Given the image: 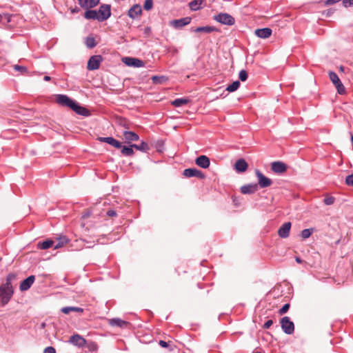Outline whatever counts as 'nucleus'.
<instances>
[{
  "label": "nucleus",
  "mask_w": 353,
  "mask_h": 353,
  "mask_svg": "<svg viewBox=\"0 0 353 353\" xmlns=\"http://www.w3.org/2000/svg\"><path fill=\"white\" fill-rule=\"evenodd\" d=\"M17 279L15 273H9L6 279V282L0 286L1 303L6 305L11 299L14 294L12 281Z\"/></svg>",
  "instance_id": "1"
},
{
  "label": "nucleus",
  "mask_w": 353,
  "mask_h": 353,
  "mask_svg": "<svg viewBox=\"0 0 353 353\" xmlns=\"http://www.w3.org/2000/svg\"><path fill=\"white\" fill-rule=\"evenodd\" d=\"M214 19L220 23L227 26H232L235 23L234 18L228 13L221 12L216 15H214Z\"/></svg>",
  "instance_id": "2"
},
{
  "label": "nucleus",
  "mask_w": 353,
  "mask_h": 353,
  "mask_svg": "<svg viewBox=\"0 0 353 353\" xmlns=\"http://www.w3.org/2000/svg\"><path fill=\"white\" fill-rule=\"evenodd\" d=\"M329 77H330V81L332 82V83L336 87L338 93L340 94H344L345 92V87L343 85V83H341L337 74L334 72L330 71L329 72Z\"/></svg>",
  "instance_id": "3"
},
{
  "label": "nucleus",
  "mask_w": 353,
  "mask_h": 353,
  "mask_svg": "<svg viewBox=\"0 0 353 353\" xmlns=\"http://www.w3.org/2000/svg\"><path fill=\"white\" fill-rule=\"evenodd\" d=\"M282 330L286 334H292L294 332V324L288 316H284L281 319Z\"/></svg>",
  "instance_id": "4"
},
{
  "label": "nucleus",
  "mask_w": 353,
  "mask_h": 353,
  "mask_svg": "<svg viewBox=\"0 0 353 353\" xmlns=\"http://www.w3.org/2000/svg\"><path fill=\"white\" fill-rule=\"evenodd\" d=\"M98 12L99 21L102 22L107 20L111 16V6L109 4L100 6Z\"/></svg>",
  "instance_id": "5"
},
{
  "label": "nucleus",
  "mask_w": 353,
  "mask_h": 353,
  "mask_svg": "<svg viewBox=\"0 0 353 353\" xmlns=\"http://www.w3.org/2000/svg\"><path fill=\"white\" fill-rule=\"evenodd\" d=\"M255 174L258 179V188H265L272 184V179L265 176L259 170H255Z\"/></svg>",
  "instance_id": "6"
},
{
  "label": "nucleus",
  "mask_w": 353,
  "mask_h": 353,
  "mask_svg": "<svg viewBox=\"0 0 353 353\" xmlns=\"http://www.w3.org/2000/svg\"><path fill=\"white\" fill-rule=\"evenodd\" d=\"M103 61L102 56L93 55L91 56L88 61L87 68L89 70H95L99 69L101 61Z\"/></svg>",
  "instance_id": "7"
},
{
  "label": "nucleus",
  "mask_w": 353,
  "mask_h": 353,
  "mask_svg": "<svg viewBox=\"0 0 353 353\" xmlns=\"http://www.w3.org/2000/svg\"><path fill=\"white\" fill-rule=\"evenodd\" d=\"M56 102L63 107L71 108L74 104V101L71 99L67 95L65 94H57L55 97Z\"/></svg>",
  "instance_id": "8"
},
{
  "label": "nucleus",
  "mask_w": 353,
  "mask_h": 353,
  "mask_svg": "<svg viewBox=\"0 0 353 353\" xmlns=\"http://www.w3.org/2000/svg\"><path fill=\"white\" fill-rule=\"evenodd\" d=\"M123 62L128 66L134 68H141L145 65V63L142 60L134 57H125Z\"/></svg>",
  "instance_id": "9"
},
{
  "label": "nucleus",
  "mask_w": 353,
  "mask_h": 353,
  "mask_svg": "<svg viewBox=\"0 0 353 353\" xmlns=\"http://www.w3.org/2000/svg\"><path fill=\"white\" fill-rule=\"evenodd\" d=\"M183 175L186 177H197L204 179L205 175L196 168H187L183 170Z\"/></svg>",
  "instance_id": "10"
},
{
  "label": "nucleus",
  "mask_w": 353,
  "mask_h": 353,
  "mask_svg": "<svg viewBox=\"0 0 353 353\" xmlns=\"http://www.w3.org/2000/svg\"><path fill=\"white\" fill-rule=\"evenodd\" d=\"M191 22V18L186 17L183 18H181L179 19H174L170 21V25L176 28L179 29L187 25H188Z\"/></svg>",
  "instance_id": "11"
},
{
  "label": "nucleus",
  "mask_w": 353,
  "mask_h": 353,
  "mask_svg": "<svg viewBox=\"0 0 353 353\" xmlns=\"http://www.w3.org/2000/svg\"><path fill=\"white\" fill-rule=\"evenodd\" d=\"M272 170L276 174H282L287 170V165L282 161H274L271 163Z\"/></svg>",
  "instance_id": "12"
},
{
  "label": "nucleus",
  "mask_w": 353,
  "mask_h": 353,
  "mask_svg": "<svg viewBox=\"0 0 353 353\" xmlns=\"http://www.w3.org/2000/svg\"><path fill=\"white\" fill-rule=\"evenodd\" d=\"M69 342L79 347H82L86 344V340L78 334L71 336Z\"/></svg>",
  "instance_id": "13"
},
{
  "label": "nucleus",
  "mask_w": 353,
  "mask_h": 353,
  "mask_svg": "<svg viewBox=\"0 0 353 353\" xmlns=\"http://www.w3.org/2000/svg\"><path fill=\"white\" fill-rule=\"evenodd\" d=\"M291 225L290 222L284 223L278 230L279 236L283 239L288 238L290 235Z\"/></svg>",
  "instance_id": "14"
},
{
  "label": "nucleus",
  "mask_w": 353,
  "mask_h": 353,
  "mask_svg": "<svg viewBox=\"0 0 353 353\" xmlns=\"http://www.w3.org/2000/svg\"><path fill=\"white\" fill-rule=\"evenodd\" d=\"M35 281V276L34 275H30L24 279L19 285V289L21 291H27L29 290Z\"/></svg>",
  "instance_id": "15"
},
{
  "label": "nucleus",
  "mask_w": 353,
  "mask_h": 353,
  "mask_svg": "<svg viewBox=\"0 0 353 353\" xmlns=\"http://www.w3.org/2000/svg\"><path fill=\"white\" fill-rule=\"evenodd\" d=\"M99 141L106 143L115 148H121L122 143L112 137H99Z\"/></svg>",
  "instance_id": "16"
},
{
  "label": "nucleus",
  "mask_w": 353,
  "mask_h": 353,
  "mask_svg": "<svg viewBox=\"0 0 353 353\" xmlns=\"http://www.w3.org/2000/svg\"><path fill=\"white\" fill-rule=\"evenodd\" d=\"M259 190L257 183H250L243 185L241 188V192L244 194H252Z\"/></svg>",
  "instance_id": "17"
},
{
  "label": "nucleus",
  "mask_w": 353,
  "mask_h": 353,
  "mask_svg": "<svg viewBox=\"0 0 353 353\" xmlns=\"http://www.w3.org/2000/svg\"><path fill=\"white\" fill-rule=\"evenodd\" d=\"M70 108L74 112H75L77 114H78L79 115L84 116V117H88L90 115L89 110L87 108L81 106L76 101L74 102V104L72 105V107Z\"/></svg>",
  "instance_id": "18"
},
{
  "label": "nucleus",
  "mask_w": 353,
  "mask_h": 353,
  "mask_svg": "<svg viewBox=\"0 0 353 353\" xmlns=\"http://www.w3.org/2000/svg\"><path fill=\"white\" fill-rule=\"evenodd\" d=\"M195 163L198 166L204 169L208 168L210 164V159L205 155L198 157L195 160Z\"/></svg>",
  "instance_id": "19"
},
{
  "label": "nucleus",
  "mask_w": 353,
  "mask_h": 353,
  "mask_svg": "<svg viewBox=\"0 0 353 353\" xmlns=\"http://www.w3.org/2000/svg\"><path fill=\"white\" fill-rule=\"evenodd\" d=\"M142 13V9L140 5L134 4L130 8L128 12V15L131 19H135Z\"/></svg>",
  "instance_id": "20"
},
{
  "label": "nucleus",
  "mask_w": 353,
  "mask_h": 353,
  "mask_svg": "<svg viewBox=\"0 0 353 353\" xmlns=\"http://www.w3.org/2000/svg\"><path fill=\"white\" fill-rule=\"evenodd\" d=\"M272 30L270 28H259L255 30V34L261 39H267L272 34Z\"/></svg>",
  "instance_id": "21"
},
{
  "label": "nucleus",
  "mask_w": 353,
  "mask_h": 353,
  "mask_svg": "<svg viewBox=\"0 0 353 353\" xmlns=\"http://www.w3.org/2000/svg\"><path fill=\"white\" fill-rule=\"evenodd\" d=\"M248 164L243 159H238L234 164V169L238 172H243L248 169Z\"/></svg>",
  "instance_id": "22"
},
{
  "label": "nucleus",
  "mask_w": 353,
  "mask_h": 353,
  "mask_svg": "<svg viewBox=\"0 0 353 353\" xmlns=\"http://www.w3.org/2000/svg\"><path fill=\"white\" fill-rule=\"evenodd\" d=\"M109 323L113 327H118L121 328L127 327L130 324L128 322L121 320L119 318H114L110 319Z\"/></svg>",
  "instance_id": "23"
},
{
  "label": "nucleus",
  "mask_w": 353,
  "mask_h": 353,
  "mask_svg": "<svg viewBox=\"0 0 353 353\" xmlns=\"http://www.w3.org/2000/svg\"><path fill=\"white\" fill-rule=\"evenodd\" d=\"M79 6L83 8H92L95 7L99 3V0H77Z\"/></svg>",
  "instance_id": "24"
},
{
  "label": "nucleus",
  "mask_w": 353,
  "mask_h": 353,
  "mask_svg": "<svg viewBox=\"0 0 353 353\" xmlns=\"http://www.w3.org/2000/svg\"><path fill=\"white\" fill-rule=\"evenodd\" d=\"M123 135L125 141L128 143L131 141H137L139 139V136L132 131L125 130L123 132Z\"/></svg>",
  "instance_id": "25"
},
{
  "label": "nucleus",
  "mask_w": 353,
  "mask_h": 353,
  "mask_svg": "<svg viewBox=\"0 0 353 353\" xmlns=\"http://www.w3.org/2000/svg\"><path fill=\"white\" fill-rule=\"evenodd\" d=\"M191 31L194 32H203V33L209 34L212 32H216V31H218V30L215 27L207 26L197 27L196 28H192Z\"/></svg>",
  "instance_id": "26"
},
{
  "label": "nucleus",
  "mask_w": 353,
  "mask_h": 353,
  "mask_svg": "<svg viewBox=\"0 0 353 353\" xmlns=\"http://www.w3.org/2000/svg\"><path fill=\"white\" fill-rule=\"evenodd\" d=\"M132 147L143 152H148L150 149L149 145L143 141L140 144H132Z\"/></svg>",
  "instance_id": "27"
},
{
  "label": "nucleus",
  "mask_w": 353,
  "mask_h": 353,
  "mask_svg": "<svg viewBox=\"0 0 353 353\" xmlns=\"http://www.w3.org/2000/svg\"><path fill=\"white\" fill-rule=\"evenodd\" d=\"M52 246H54V242L51 239H47L42 242H39L38 244V248L41 250H46Z\"/></svg>",
  "instance_id": "28"
},
{
  "label": "nucleus",
  "mask_w": 353,
  "mask_h": 353,
  "mask_svg": "<svg viewBox=\"0 0 353 353\" xmlns=\"http://www.w3.org/2000/svg\"><path fill=\"white\" fill-rule=\"evenodd\" d=\"M190 99L188 98H178L172 101V105L174 107H181L183 105H185L190 102Z\"/></svg>",
  "instance_id": "29"
},
{
  "label": "nucleus",
  "mask_w": 353,
  "mask_h": 353,
  "mask_svg": "<svg viewBox=\"0 0 353 353\" xmlns=\"http://www.w3.org/2000/svg\"><path fill=\"white\" fill-rule=\"evenodd\" d=\"M84 17L87 19H97L99 21L98 12L97 10H88L85 11Z\"/></svg>",
  "instance_id": "30"
},
{
  "label": "nucleus",
  "mask_w": 353,
  "mask_h": 353,
  "mask_svg": "<svg viewBox=\"0 0 353 353\" xmlns=\"http://www.w3.org/2000/svg\"><path fill=\"white\" fill-rule=\"evenodd\" d=\"M61 311L63 313H64L65 314H68L70 312H82L83 311V310L82 308H81V307H79L68 306V307H62Z\"/></svg>",
  "instance_id": "31"
},
{
  "label": "nucleus",
  "mask_w": 353,
  "mask_h": 353,
  "mask_svg": "<svg viewBox=\"0 0 353 353\" xmlns=\"http://www.w3.org/2000/svg\"><path fill=\"white\" fill-rule=\"evenodd\" d=\"M121 148H122V149H121V152L122 154H123L124 156L130 157V156L133 155L134 150H133V147H132V144L129 147L123 146Z\"/></svg>",
  "instance_id": "32"
},
{
  "label": "nucleus",
  "mask_w": 353,
  "mask_h": 353,
  "mask_svg": "<svg viewBox=\"0 0 353 353\" xmlns=\"http://www.w3.org/2000/svg\"><path fill=\"white\" fill-rule=\"evenodd\" d=\"M68 241V239L66 236H61L58 239L57 243L54 245V248L58 249L63 247L65 244H66Z\"/></svg>",
  "instance_id": "33"
},
{
  "label": "nucleus",
  "mask_w": 353,
  "mask_h": 353,
  "mask_svg": "<svg viewBox=\"0 0 353 353\" xmlns=\"http://www.w3.org/2000/svg\"><path fill=\"white\" fill-rule=\"evenodd\" d=\"M203 0H193L190 3V8L192 10H198L202 3Z\"/></svg>",
  "instance_id": "34"
},
{
  "label": "nucleus",
  "mask_w": 353,
  "mask_h": 353,
  "mask_svg": "<svg viewBox=\"0 0 353 353\" xmlns=\"http://www.w3.org/2000/svg\"><path fill=\"white\" fill-rule=\"evenodd\" d=\"M239 86L240 82L239 81H235L226 88V90L230 92H232L236 91L239 88Z\"/></svg>",
  "instance_id": "35"
},
{
  "label": "nucleus",
  "mask_w": 353,
  "mask_h": 353,
  "mask_svg": "<svg viewBox=\"0 0 353 353\" xmlns=\"http://www.w3.org/2000/svg\"><path fill=\"white\" fill-rule=\"evenodd\" d=\"M85 45L88 48H93L97 46V43L93 37H88L85 40Z\"/></svg>",
  "instance_id": "36"
},
{
  "label": "nucleus",
  "mask_w": 353,
  "mask_h": 353,
  "mask_svg": "<svg viewBox=\"0 0 353 353\" xmlns=\"http://www.w3.org/2000/svg\"><path fill=\"white\" fill-rule=\"evenodd\" d=\"M153 83L158 84V83H162L164 81H165L168 78L165 76H153L151 78Z\"/></svg>",
  "instance_id": "37"
},
{
  "label": "nucleus",
  "mask_w": 353,
  "mask_h": 353,
  "mask_svg": "<svg viewBox=\"0 0 353 353\" xmlns=\"http://www.w3.org/2000/svg\"><path fill=\"white\" fill-rule=\"evenodd\" d=\"M314 229L313 228H307L304 229L301 232V236L303 239H307L309 238L311 234L313 233Z\"/></svg>",
  "instance_id": "38"
},
{
  "label": "nucleus",
  "mask_w": 353,
  "mask_h": 353,
  "mask_svg": "<svg viewBox=\"0 0 353 353\" xmlns=\"http://www.w3.org/2000/svg\"><path fill=\"white\" fill-rule=\"evenodd\" d=\"M153 7V0H145L143 3L144 10L148 11L150 10Z\"/></svg>",
  "instance_id": "39"
},
{
  "label": "nucleus",
  "mask_w": 353,
  "mask_h": 353,
  "mask_svg": "<svg viewBox=\"0 0 353 353\" xmlns=\"http://www.w3.org/2000/svg\"><path fill=\"white\" fill-rule=\"evenodd\" d=\"M248 72L245 70H241L239 74V78L241 81H245L248 79Z\"/></svg>",
  "instance_id": "40"
},
{
  "label": "nucleus",
  "mask_w": 353,
  "mask_h": 353,
  "mask_svg": "<svg viewBox=\"0 0 353 353\" xmlns=\"http://www.w3.org/2000/svg\"><path fill=\"white\" fill-rule=\"evenodd\" d=\"M335 199L333 196H328L324 199L323 202L327 205H332L334 203Z\"/></svg>",
  "instance_id": "41"
},
{
  "label": "nucleus",
  "mask_w": 353,
  "mask_h": 353,
  "mask_svg": "<svg viewBox=\"0 0 353 353\" xmlns=\"http://www.w3.org/2000/svg\"><path fill=\"white\" fill-rule=\"evenodd\" d=\"M14 69L17 71L21 72V73H24L28 71L27 68L22 66V65H14Z\"/></svg>",
  "instance_id": "42"
},
{
  "label": "nucleus",
  "mask_w": 353,
  "mask_h": 353,
  "mask_svg": "<svg viewBox=\"0 0 353 353\" xmlns=\"http://www.w3.org/2000/svg\"><path fill=\"white\" fill-rule=\"evenodd\" d=\"M289 308H290V304L289 303H285L279 310V313L282 315V314L286 313L288 312V310H289Z\"/></svg>",
  "instance_id": "43"
},
{
  "label": "nucleus",
  "mask_w": 353,
  "mask_h": 353,
  "mask_svg": "<svg viewBox=\"0 0 353 353\" xmlns=\"http://www.w3.org/2000/svg\"><path fill=\"white\" fill-rule=\"evenodd\" d=\"M345 183L348 185L353 186V174L346 176Z\"/></svg>",
  "instance_id": "44"
},
{
  "label": "nucleus",
  "mask_w": 353,
  "mask_h": 353,
  "mask_svg": "<svg viewBox=\"0 0 353 353\" xmlns=\"http://www.w3.org/2000/svg\"><path fill=\"white\" fill-rule=\"evenodd\" d=\"M343 4L345 8L353 6V0H343Z\"/></svg>",
  "instance_id": "45"
},
{
  "label": "nucleus",
  "mask_w": 353,
  "mask_h": 353,
  "mask_svg": "<svg viewBox=\"0 0 353 353\" xmlns=\"http://www.w3.org/2000/svg\"><path fill=\"white\" fill-rule=\"evenodd\" d=\"M43 353H56V351L53 347L50 346L45 348Z\"/></svg>",
  "instance_id": "46"
},
{
  "label": "nucleus",
  "mask_w": 353,
  "mask_h": 353,
  "mask_svg": "<svg viewBox=\"0 0 353 353\" xmlns=\"http://www.w3.org/2000/svg\"><path fill=\"white\" fill-rule=\"evenodd\" d=\"M273 324V321L272 320H268L267 321L264 325H263V327L264 329H268L270 327V326Z\"/></svg>",
  "instance_id": "47"
},
{
  "label": "nucleus",
  "mask_w": 353,
  "mask_h": 353,
  "mask_svg": "<svg viewBox=\"0 0 353 353\" xmlns=\"http://www.w3.org/2000/svg\"><path fill=\"white\" fill-rule=\"evenodd\" d=\"M106 214L107 216H117V212L115 210H108L107 212H106Z\"/></svg>",
  "instance_id": "48"
},
{
  "label": "nucleus",
  "mask_w": 353,
  "mask_h": 353,
  "mask_svg": "<svg viewBox=\"0 0 353 353\" xmlns=\"http://www.w3.org/2000/svg\"><path fill=\"white\" fill-rule=\"evenodd\" d=\"M159 344L162 347H168L169 346L168 343L163 340H160Z\"/></svg>",
  "instance_id": "49"
},
{
  "label": "nucleus",
  "mask_w": 353,
  "mask_h": 353,
  "mask_svg": "<svg viewBox=\"0 0 353 353\" xmlns=\"http://www.w3.org/2000/svg\"><path fill=\"white\" fill-rule=\"evenodd\" d=\"M143 33L146 36H148L151 33V28L150 27H145L143 30Z\"/></svg>",
  "instance_id": "50"
},
{
  "label": "nucleus",
  "mask_w": 353,
  "mask_h": 353,
  "mask_svg": "<svg viewBox=\"0 0 353 353\" xmlns=\"http://www.w3.org/2000/svg\"><path fill=\"white\" fill-rule=\"evenodd\" d=\"M43 79H44V81H50L51 79V78L49 76H45L43 77Z\"/></svg>",
  "instance_id": "51"
},
{
  "label": "nucleus",
  "mask_w": 353,
  "mask_h": 353,
  "mask_svg": "<svg viewBox=\"0 0 353 353\" xmlns=\"http://www.w3.org/2000/svg\"><path fill=\"white\" fill-rule=\"evenodd\" d=\"M295 261L299 263L302 262V260L299 257H296Z\"/></svg>",
  "instance_id": "52"
},
{
  "label": "nucleus",
  "mask_w": 353,
  "mask_h": 353,
  "mask_svg": "<svg viewBox=\"0 0 353 353\" xmlns=\"http://www.w3.org/2000/svg\"><path fill=\"white\" fill-rule=\"evenodd\" d=\"M46 327V323H42L41 325V328H44Z\"/></svg>",
  "instance_id": "53"
},
{
  "label": "nucleus",
  "mask_w": 353,
  "mask_h": 353,
  "mask_svg": "<svg viewBox=\"0 0 353 353\" xmlns=\"http://www.w3.org/2000/svg\"><path fill=\"white\" fill-rule=\"evenodd\" d=\"M253 353H261V352H253Z\"/></svg>",
  "instance_id": "54"
}]
</instances>
